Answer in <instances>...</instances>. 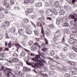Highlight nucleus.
<instances>
[{
	"label": "nucleus",
	"mask_w": 77,
	"mask_h": 77,
	"mask_svg": "<svg viewBox=\"0 0 77 77\" xmlns=\"http://www.w3.org/2000/svg\"><path fill=\"white\" fill-rule=\"evenodd\" d=\"M23 20L24 21V22L26 23H27L29 21V20L27 18H25L23 19Z\"/></svg>",
	"instance_id": "nucleus-44"
},
{
	"label": "nucleus",
	"mask_w": 77,
	"mask_h": 77,
	"mask_svg": "<svg viewBox=\"0 0 77 77\" xmlns=\"http://www.w3.org/2000/svg\"><path fill=\"white\" fill-rule=\"evenodd\" d=\"M19 65H20V66H21L22 65H23V63L21 62H20L19 63Z\"/></svg>",
	"instance_id": "nucleus-63"
},
{
	"label": "nucleus",
	"mask_w": 77,
	"mask_h": 77,
	"mask_svg": "<svg viewBox=\"0 0 77 77\" xmlns=\"http://www.w3.org/2000/svg\"><path fill=\"white\" fill-rule=\"evenodd\" d=\"M33 45H34L35 47H39V48H40L41 47V46H39V44L38 43H35Z\"/></svg>",
	"instance_id": "nucleus-33"
},
{
	"label": "nucleus",
	"mask_w": 77,
	"mask_h": 77,
	"mask_svg": "<svg viewBox=\"0 0 77 77\" xmlns=\"http://www.w3.org/2000/svg\"><path fill=\"white\" fill-rule=\"evenodd\" d=\"M4 11L5 14H8V11H6V9H4Z\"/></svg>",
	"instance_id": "nucleus-59"
},
{
	"label": "nucleus",
	"mask_w": 77,
	"mask_h": 77,
	"mask_svg": "<svg viewBox=\"0 0 77 77\" xmlns=\"http://www.w3.org/2000/svg\"><path fill=\"white\" fill-rule=\"evenodd\" d=\"M39 12L40 13V14H41V15L43 16V15H44V11L42 10H41Z\"/></svg>",
	"instance_id": "nucleus-40"
},
{
	"label": "nucleus",
	"mask_w": 77,
	"mask_h": 77,
	"mask_svg": "<svg viewBox=\"0 0 77 77\" xmlns=\"http://www.w3.org/2000/svg\"><path fill=\"white\" fill-rule=\"evenodd\" d=\"M62 20V19L60 18H57V22H56V24H60V21Z\"/></svg>",
	"instance_id": "nucleus-18"
},
{
	"label": "nucleus",
	"mask_w": 77,
	"mask_h": 77,
	"mask_svg": "<svg viewBox=\"0 0 77 77\" xmlns=\"http://www.w3.org/2000/svg\"><path fill=\"white\" fill-rule=\"evenodd\" d=\"M10 73L11 75V76L13 77H20V75L17 73H14V72L11 69H10Z\"/></svg>",
	"instance_id": "nucleus-2"
},
{
	"label": "nucleus",
	"mask_w": 77,
	"mask_h": 77,
	"mask_svg": "<svg viewBox=\"0 0 77 77\" xmlns=\"http://www.w3.org/2000/svg\"><path fill=\"white\" fill-rule=\"evenodd\" d=\"M57 38H53V41H54V42H57Z\"/></svg>",
	"instance_id": "nucleus-53"
},
{
	"label": "nucleus",
	"mask_w": 77,
	"mask_h": 77,
	"mask_svg": "<svg viewBox=\"0 0 77 77\" xmlns=\"http://www.w3.org/2000/svg\"><path fill=\"white\" fill-rule=\"evenodd\" d=\"M5 75H6V77H10V75H9V74L8 72Z\"/></svg>",
	"instance_id": "nucleus-61"
},
{
	"label": "nucleus",
	"mask_w": 77,
	"mask_h": 77,
	"mask_svg": "<svg viewBox=\"0 0 77 77\" xmlns=\"http://www.w3.org/2000/svg\"><path fill=\"white\" fill-rule=\"evenodd\" d=\"M69 18L70 19H72L74 20V21L75 23L77 21V18L75 17V15L74 14H70L69 16Z\"/></svg>",
	"instance_id": "nucleus-4"
},
{
	"label": "nucleus",
	"mask_w": 77,
	"mask_h": 77,
	"mask_svg": "<svg viewBox=\"0 0 77 77\" xmlns=\"http://www.w3.org/2000/svg\"><path fill=\"white\" fill-rule=\"evenodd\" d=\"M67 70V68L66 67H64L63 68V71H65V72Z\"/></svg>",
	"instance_id": "nucleus-50"
},
{
	"label": "nucleus",
	"mask_w": 77,
	"mask_h": 77,
	"mask_svg": "<svg viewBox=\"0 0 77 77\" xmlns=\"http://www.w3.org/2000/svg\"><path fill=\"white\" fill-rule=\"evenodd\" d=\"M5 17V15L3 13L1 12L0 14V18H1V19H2V18H4V17Z\"/></svg>",
	"instance_id": "nucleus-32"
},
{
	"label": "nucleus",
	"mask_w": 77,
	"mask_h": 77,
	"mask_svg": "<svg viewBox=\"0 0 77 77\" xmlns=\"http://www.w3.org/2000/svg\"><path fill=\"white\" fill-rule=\"evenodd\" d=\"M60 31H57L55 33V35L57 37H59L60 36Z\"/></svg>",
	"instance_id": "nucleus-13"
},
{
	"label": "nucleus",
	"mask_w": 77,
	"mask_h": 77,
	"mask_svg": "<svg viewBox=\"0 0 77 77\" xmlns=\"http://www.w3.org/2000/svg\"><path fill=\"white\" fill-rule=\"evenodd\" d=\"M36 36H38V35H39V33L36 30H35L34 31Z\"/></svg>",
	"instance_id": "nucleus-43"
},
{
	"label": "nucleus",
	"mask_w": 77,
	"mask_h": 77,
	"mask_svg": "<svg viewBox=\"0 0 77 77\" xmlns=\"http://www.w3.org/2000/svg\"><path fill=\"white\" fill-rule=\"evenodd\" d=\"M76 35H77V31H73V33L70 34L69 37L71 38H73L75 37V36Z\"/></svg>",
	"instance_id": "nucleus-7"
},
{
	"label": "nucleus",
	"mask_w": 77,
	"mask_h": 77,
	"mask_svg": "<svg viewBox=\"0 0 77 77\" xmlns=\"http://www.w3.org/2000/svg\"><path fill=\"white\" fill-rule=\"evenodd\" d=\"M21 66L20 65H17L16 67V68L17 71H20V67Z\"/></svg>",
	"instance_id": "nucleus-25"
},
{
	"label": "nucleus",
	"mask_w": 77,
	"mask_h": 77,
	"mask_svg": "<svg viewBox=\"0 0 77 77\" xmlns=\"http://www.w3.org/2000/svg\"><path fill=\"white\" fill-rule=\"evenodd\" d=\"M64 9L66 11H68V10H69V9L70 8V7L69 6L67 5H65L64 6Z\"/></svg>",
	"instance_id": "nucleus-16"
},
{
	"label": "nucleus",
	"mask_w": 77,
	"mask_h": 77,
	"mask_svg": "<svg viewBox=\"0 0 77 77\" xmlns=\"http://www.w3.org/2000/svg\"><path fill=\"white\" fill-rule=\"evenodd\" d=\"M29 2H30L31 4H33L34 2V0H24V3L25 4L26 3H29Z\"/></svg>",
	"instance_id": "nucleus-10"
},
{
	"label": "nucleus",
	"mask_w": 77,
	"mask_h": 77,
	"mask_svg": "<svg viewBox=\"0 0 77 77\" xmlns=\"http://www.w3.org/2000/svg\"><path fill=\"white\" fill-rule=\"evenodd\" d=\"M45 43L46 45H48V40L47 39V38H45Z\"/></svg>",
	"instance_id": "nucleus-42"
},
{
	"label": "nucleus",
	"mask_w": 77,
	"mask_h": 77,
	"mask_svg": "<svg viewBox=\"0 0 77 77\" xmlns=\"http://www.w3.org/2000/svg\"><path fill=\"white\" fill-rule=\"evenodd\" d=\"M3 38V34L0 35V40L2 39V38Z\"/></svg>",
	"instance_id": "nucleus-57"
},
{
	"label": "nucleus",
	"mask_w": 77,
	"mask_h": 77,
	"mask_svg": "<svg viewBox=\"0 0 77 77\" xmlns=\"http://www.w3.org/2000/svg\"><path fill=\"white\" fill-rule=\"evenodd\" d=\"M56 72L55 71H50L49 72V74L51 75H53L55 74Z\"/></svg>",
	"instance_id": "nucleus-23"
},
{
	"label": "nucleus",
	"mask_w": 77,
	"mask_h": 77,
	"mask_svg": "<svg viewBox=\"0 0 77 77\" xmlns=\"http://www.w3.org/2000/svg\"><path fill=\"white\" fill-rule=\"evenodd\" d=\"M69 26V24H68V23L67 22L64 23L63 25V27H68Z\"/></svg>",
	"instance_id": "nucleus-28"
},
{
	"label": "nucleus",
	"mask_w": 77,
	"mask_h": 77,
	"mask_svg": "<svg viewBox=\"0 0 77 77\" xmlns=\"http://www.w3.org/2000/svg\"><path fill=\"white\" fill-rule=\"evenodd\" d=\"M76 26H77V22L73 24L72 25V26H73L72 27V29H74Z\"/></svg>",
	"instance_id": "nucleus-45"
},
{
	"label": "nucleus",
	"mask_w": 77,
	"mask_h": 77,
	"mask_svg": "<svg viewBox=\"0 0 77 77\" xmlns=\"http://www.w3.org/2000/svg\"><path fill=\"white\" fill-rule=\"evenodd\" d=\"M72 55H73V57H75L77 56V54H76V53L73 54H72Z\"/></svg>",
	"instance_id": "nucleus-64"
},
{
	"label": "nucleus",
	"mask_w": 77,
	"mask_h": 77,
	"mask_svg": "<svg viewBox=\"0 0 77 77\" xmlns=\"http://www.w3.org/2000/svg\"><path fill=\"white\" fill-rule=\"evenodd\" d=\"M36 26L37 27H41L42 29V24L40 23V22H38L36 24Z\"/></svg>",
	"instance_id": "nucleus-31"
},
{
	"label": "nucleus",
	"mask_w": 77,
	"mask_h": 77,
	"mask_svg": "<svg viewBox=\"0 0 77 77\" xmlns=\"http://www.w3.org/2000/svg\"><path fill=\"white\" fill-rule=\"evenodd\" d=\"M41 33L42 34L43 36H44V35H45V33H44V31L43 29V27H42V28Z\"/></svg>",
	"instance_id": "nucleus-36"
},
{
	"label": "nucleus",
	"mask_w": 77,
	"mask_h": 77,
	"mask_svg": "<svg viewBox=\"0 0 77 77\" xmlns=\"http://www.w3.org/2000/svg\"><path fill=\"white\" fill-rule=\"evenodd\" d=\"M65 32L66 33H67V34H69L70 33H71L69 30L67 29H66Z\"/></svg>",
	"instance_id": "nucleus-35"
},
{
	"label": "nucleus",
	"mask_w": 77,
	"mask_h": 77,
	"mask_svg": "<svg viewBox=\"0 0 77 77\" xmlns=\"http://www.w3.org/2000/svg\"><path fill=\"white\" fill-rule=\"evenodd\" d=\"M13 57L15 58H17L18 57V55L16 53H15L13 54Z\"/></svg>",
	"instance_id": "nucleus-38"
},
{
	"label": "nucleus",
	"mask_w": 77,
	"mask_h": 77,
	"mask_svg": "<svg viewBox=\"0 0 77 77\" xmlns=\"http://www.w3.org/2000/svg\"><path fill=\"white\" fill-rule=\"evenodd\" d=\"M45 6L47 7H49V4H48V2H45Z\"/></svg>",
	"instance_id": "nucleus-54"
},
{
	"label": "nucleus",
	"mask_w": 77,
	"mask_h": 77,
	"mask_svg": "<svg viewBox=\"0 0 77 77\" xmlns=\"http://www.w3.org/2000/svg\"><path fill=\"white\" fill-rule=\"evenodd\" d=\"M51 55L52 56H53L54 55V52L53 51H52L51 52Z\"/></svg>",
	"instance_id": "nucleus-48"
},
{
	"label": "nucleus",
	"mask_w": 77,
	"mask_h": 77,
	"mask_svg": "<svg viewBox=\"0 0 77 77\" xmlns=\"http://www.w3.org/2000/svg\"><path fill=\"white\" fill-rule=\"evenodd\" d=\"M28 11L29 13H31V12H33V10L32 9H28Z\"/></svg>",
	"instance_id": "nucleus-52"
},
{
	"label": "nucleus",
	"mask_w": 77,
	"mask_h": 77,
	"mask_svg": "<svg viewBox=\"0 0 77 77\" xmlns=\"http://www.w3.org/2000/svg\"><path fill=\"white\" fill-rule=\"evenodd\" d=\"M47 50H48V49L46 48H43V49H42V50L43 51H47Z\"/></svg>",
	"instance_id": "nucleus-55"
},
{
	"label": "nucleus",
	"mask_w": 77,
	"mask_h": 77,
	"mask_svg": "<svg viewBox=\"0 0 77 77\" xmlns=\"http://www.w3.org/2000/svg\"><path fill=\"white\" fill-rule=\"evenodd\" d=\"M41 56H42V54L40 51L38 52V55H36L35 57H34L32 59V60L34 61H35L36 62H38L39 63H27V65L31 66L32 68H35V66L37 67H38V65H40L41 66H42L44 63H45V61L44 60H43L41 59Z\"/></svg>",
	"instance_id": "nucleus-1"
},
{
	"label": "nucleus",
	"mask_w": 77,
	"mask_h": 77,
	"mask_svg": "<svg viewBox=\"0 0 77 77\" xmlns=\"http://www.w3.org/2000/svg\"><path fill=\"white\" fill-rule=\"evenodd\" d=\"M69 57L70 59H72L73 58V56L72 55V52H69Z\"/></svg>",
	"instance_id": "nucleus-17"
},
{
	"label": "nucleus",
	"mask_w": 77,
	"mask_h": 77,
	"mask_svg": "<svg viewBox=\"0 0 77 77\" xmlns=\"http://www.w3.org/2000/svg\"><path fill=\"white\" fill-rule=\"evenodd\" d=\"M38 20L40 21V22H41V23H42L43 21H44V17L43 16L42 17L40 18H38Z\"/></svg>",
	"instance_id": "nucleus-21"
},
{
	"label": "nucleus",
	"mask_w": 77,
	"mask_h": 77,
	"mask_svg": "<svg viewBox=\"0 0 77 77\" xmlns=\"http://www.w3.org/2000/svg\"><path fill=\"white\" fill-rule=\"evenodd\" d=\"M65 41V37H63L62 39V42L63 43H64Z\"/></svg>",
	"instance_id": "nucleus-56"
},
{
	"label": "nucleus",
	"mask_w": 77,
	"mask_h": 77,
	"mask_svg": "<svg viewBox=\"0 0 77 77\" xmlns=\"http://www.w3.org/2000/svg\"><path fill=\"white\" fill-rule=\"evenodd\" d=\"M55 67H56V66L54 65H52L50 66V68L52 70H54L55 69Z\"/></svg>",
	"instance_id": "nucleus-26"
},
{
	"label": "nucleus",
	"mask_w": 77,
	"mask_h": 77,
	"mask_svg": "<svg viewBox=\"0 0 77 77\" xmlns=\"http://www.w3.org/2000/svg\"><path fill=\"white\" fill-rule=\"evenodd\" d=\"M35 5L37 8H39L42 6V3L41 2H38L35 4Z\"/></svg>",
	"instance_id": "nucleus-14"
},
{
	"label": "nucleus",
	"mask_w": 77,
	"mask_h": 77,
	"mask_svg": "<svg viewBox=\"0 0 77 77\" xmlns=\"http://www.w3.org/2000/svg\"><path fill=\"white\" fill-rule=\"evenodd\" d=\"M29 44L30 45H32L33 44V42L32 41H30L29 42Z\"/></svg>",
	"instance_id": "nucleus-49"
},
{
	"label": "nucleus",
	"mask_w": 77,
	"mask_h": 77,
	"mask_svg": "<svg viewBox=\"0 0 77 77\" xmlns=\"http://www.w3.org/2000/svg\"><path fill=\"white\" fill-rule=\"evenodd\" d=\"M26 27L27 29H28L30 28L31 26L30 25H27L26 26Z\"/></svg>",
	"instance_id": "nucleus-58"
},
{
	"label": "nucleus",
	"mask_w": 77,
	"mask_h": 77,
	"mask_svg": "<svg viewBox=\"0 0 77 77\" xmlns=\"http://www.w3.org/2000/svg\"><path fill=\"white\" fill-rule=\"evenodd\" d=\"M52 11L54 13L55 15H57L58 13L57 12V11L56 10V9L54 8L53 9V11Z\"/></svg>",
	"instance_id": "nucleus-29"
},
{
	"label": "nucleus",
	"mask_w": 77,
	"mask_h": 77,
	"mask_svg": "<svg viewBox=\"0 0 77 77\" xmlns=\"http://www.w3.org/2000/svg\"><path fill=\"white\" fill-rule=\"evenodd\" d=\"M76 41H77V40L74 38H70L68 40V43H69V44H75Z\"/></svg>",
	"instance_id": "nucleus-3"
},
{
	"label": "nucleus",
	"mask_w": 77,
	"mask_h": 77,
	"mask_svg": "<svg viewBox=\"0 0 77 77\" xmlns=\"http://www.w3.org/2000/svg\"><path fill=\"white\" fill-rule=\"evenodd\" d=\"M72 49L74 50L76 52H77V48H75V47H73L72 48Z\"/></svg>",
	"instance_id": "nucleus-46"
},
{
	"label": "nucleus",
	"mask_w": 77,
	"mask_h": 77,
	"mask_svg": "<svg viewBox=\"0 0 77 77\" xmlns=\"http://www.w3.org/2000/svg\"><path fill=\"white\" fill-rule=\"evenodd\" d=\"M19 61V59H18L11 58H10V63H12V62H18Z\"/></svg>",
	"instance_id": "nucleus-6"
},
{
	"label": "nucleus",
	"mask_w": 77,
	"mask_h": 77,
	"mask_svg": "<svg viewBox=\"0 0 77 77\" xmlns=\"http://www.w3.org/2000/svg\"><path fill=\"white\" fill-rule=\"evenodd\" d=\"M59 13L60 15H65V11L63 10H62L60 11Z\"/></svg>",
	"instance_id": "nucleus-15"
},
{
	"label": "nucleus",
	"mask_w": 77,
	"mask_h": 77,
	"mask_svg": "<svg viewBox=\"0 0 77 77\" xmlns=\"http://www.w3.org/2000/svg\"><path fill=\"white\" fill-rule=\"evenodd\" d=\"M49 2L51 6H54V0H49Z\"/></svg>",
	"instance_id": "nucleus-12"
},
{
	"label": "nucleus",
	"mask_w": 77,
	"mask_h": 77,
	"mask_svg": "<svg viewBox=\"0 0 77 77\" xmlns=\"http://www.w3.org/2000/svg\"><path fill=\"white\" fill-rule=\"evenodd\" d=\"M46 19L47 20H49L50 21L52 22V23H53V19H52L51 17H47Z\"/></svg>",
	"instance_id": "nucleus-30"
},
{
	"label": "nucleus",
	"mask_w": 77,
	"mask_h": 77,
	"mask_svg": "<svg viewBox=\"0 0 77 77\" xmlns=\"http://www.w3.org/2000/svg\"><path fill=\"white\" fill-rule=\"evenodd\" d=\"M18 32L20 35H21L23 34V33L24 32V31H23V30L22 29H20L18 30Z\"/></svg>",
	"instance_id": "nucleus-22"
},
{
	"label": "nucleus",
	"mask_w": 77,
	"mask_h": 77,
	"mask_svg": "<svg viewBox=\"0 0 77 77\" xmlns=\"http://www.w3.org/2000/svg\"><path fill=\"white\" fill-rule=\"evenodd\" d=\"M46 15H48L49 16H51L53 14V12L52 11V10L48 9L46 11Z\"/></svg>",
	"instance_id": "nucleus-5"
},
{
	"label": "nucleus",
	"mask_w": 77,
	"mask_h": 77,
	"mask_svg": "<svg viewBox=\"0 0 77 77\" xmlns=\"http://www.w3.org/2000/svg\"><path fill=\"white\" fill-rule=\"evenodd\" d=\"M11 33H15V29L14 28H12L11 29Z\"/></svg>",
	"instance_id": "nucleus-37"
},
{
	"label": "nucleus",
	"mask_w": 77,
	"mask_h": 77,
	"mask_svg": "<svg viewBox=\"0 0 77 77\" xmlns=\"http://www.w3.org/2000/svg\"><path fill=\"white\" fill-rule=\"evenodd\" d=\"M67 63H69V64H70V65H75V63H76L75 62H73L72 61H68L67 62Z\"/></svg>",
	"instance_id": "nucleus-24"
},
{
	"label": "nucleus",
	"mask_w": 77,
	"mask_h": 77,
	"mask_svg": "<svg viewBox=\"0 0 77 77\" xmlns=\"http://www.w3.org/2000/svg\"><path fill=\"white\" fill-rule=\"evenodd\" d=\"M55 7L56 8H59V1H57L55 2Z\"/></svg>",
	"instance_id": "nucleus-20"
},
{
	"label": "nucleus",
	"mask_w": 77,
	"mask_h": 77,
	"mask_svg": "<svg viewBox=\"0 0 77 77\" xmlns=\"http://www.w3.org/2000/svg\"><path fill=\"white\" fill-rule=\"evenodd\" d=\"M46 35L48 36H49L50 35V33H51V31L50 29H48L46 31Z\"/></svg>",
	"instance_id": "nucleus-11"
},
{
	"label": "nucleus",
	"mask_w": 77,
	"mask_h": 77,
	"mask_svg": "<svg viewBox=\"0 0 77 77\" xmlns=\"http://www.w3.org/2000/svg\"><path fill=\"white\" fill-rule=\"evenodd\" d=\"M23 69L25 70H29V71H31V69L29 68H28L26 66L23 67Z\"/></svg>",
	"instance_id": "nucleus-41"
},
{
	"label": "nucleus",
	"mask_w": 77,
	"mask_h": 77,
	"mask_svg": "<svg viewBox=\"0 0 77 77\" xmlns=\"http://www.w3.org/2000/svg\"><path fill=\"white\" fill-rule=\"evenodd\" d=\"M54 62H56L57 63H58V64H60V62H61L60 60H61V59H57L55 57H54Z\"/></svg>",
	"instance_id": "nucleus-8"
},
{
	"label": "nucleus",
	"mask_w": 77,
	"mask_h": 77,
	"mask_svg": "<svg viewBox=\"0 0 77 77\" xmlns=\"http://www.w3.org/2000/svg\"><path fill=\"white\" fill-rule=\"evenodd\" d=\"M4 24L5 26H9L10 25V23L8 21H6L4 23Z\"/></svg>",
	"instance_id": "nucleus-19"
},
{
	"label": "nucleus",
	"mask_w": 77,
	"mask_h": 77,
	"mask_svg": "<svg viewBox=\"0 0 77 77\" xmlns=\"http://www.w3.org/2000/svg\"><path fill=\"white\" fill-rule=\"evenodd\" d=\"M25 32L28 35H31L32 33V31L31 29H27L25 30Z\"/></svg>",
	"instance_id": "nucleus-9"
},
{
	"label": "nucleus",
	"mask_w": 77,
	"mask_h": 77,
	"mask_svg": "<svg viewBox=\"0 0 77 77\" xmlns=\"http://www.w3.org/2000/svg\"><path fill=\"white\" fill-rule=\"evenodd\" d=\"M16 46H17V47H21V45L17 43L15 45Z\"/></svg>",
	"instance_id": "nucleus-60"
},
{
	"label": "nucleus",
	"mask_w": 77,
	"mask_h": 77,
	"mask_svg": "<svg viewBox=\"0 0 77 77\" xmlns=\"http://www.w3.org/2000/svg\"><path fill=\"white\" fill-rule=\"evenodd\" d=\"M49 27H50V28H51L52 29V28H53L54 27V26H53V24L49 25L48 26Z\"/></svg>",
	"instance_id": "nucleus-51"
},
{
	"label": "nucleus",
	"mask_w": 77,
	"mask_h": 77,
	"mask_svg": "<svg viewBox=\"0 0 77 77\" xmlns=\"http://www.w3.org/2000/svg\"><path fill=\"white\" fill-rule=\"evenodd\" d=\"M34 45H33L31 47V50H34V51L36 50L37 48L35 47Z\"/></svg>",
	"instance_id": "nucleus-27"
},
{
	"label": "nucleus",
	"mask_w": 77,
	"mask_h": 77,
	"mask_svg": "<svg viewBox=\"0 0 77 77\" xmlns=\"http://www.w3.org/2000/svg\"><path fill=\"white\" fill-rule=\"evenodd\" d=\"M25 54H26V53H25L23 51L21 52V55L22 56H25Z\"/></svg>",
	"instance_id": "nucleus-47"
},
{
	"label": "nucleus",
	"mask_w": 77,
	"mask_h": 77,
	"mask_svg": "<svg viewBox=\"0 0 77 77\" xmlns=\"http://www.w3.org/2000/svg\"><path fill=\"white\" fill-rule=\"evenodd\" d=\"M9 3H6L5 6L6 7H7V10H9V9H10V8H9Z\"/></svg>",
	"instance_id": "nucleus-34"
},
{
	"label": "nucleus",
	"mask_w": 77,
	"mask_h": 77,
	"mask_svg": "<svg viewBox=\"0 0 77 77\" xmlns=\"http://www.w3.org/2000/svg\"><path fill=\"white\" fill-rule=\"evenodd\" d=\"M44 44H44V43H42L41 46V47L42 48H43V47H44L45 46V45H44Z\"/></svg>",
	"instance_id": "nucleus-62"
},
{
	"label": "nucleus",
	"mask_w": 77,
	"mask_h": 77,
	"mask_svg": "<svg viewBox=\"0 0 77 77\" xmlns=\"http://www.w3.org/2000/svg\"><path fill=\"white\" fill-rule=\"evenodd\" d=\"M56 69L57 71H61V68L59 66H57L56 67Z\"/></svg>",
	"instance_id": "nucleus-39"
}]
</instances>
